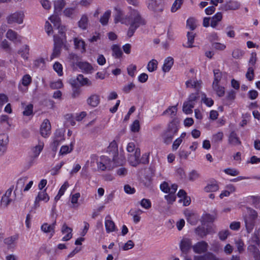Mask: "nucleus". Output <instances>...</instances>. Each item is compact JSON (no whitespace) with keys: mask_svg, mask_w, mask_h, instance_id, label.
<instances>
[{"mask_svg":"<svg viewBox=\"0 0 260 260\" xmlns=\"http://www.w3.org/2000/svg\"><path fill=\"white\" fill-rule=\"evenodd\" d=\"M174 64V59L172 57H168L164 62L162 70L164 72H168Z\"/></svg>","mask_w":260,"mask_h":260,"instance_id":"29","label":"nucleus"},{"mask_svg":"<svg viewBox=\"0 0 260 260\" xmlns=\"http://www.w3.org/2000/svg\"><path fill=\"white\" fill-rule=\"evenodd\" d=\"M222 19V14L221 12L216 13L211 18L210 26L212 28H215L218 24V23Z\"/></svg>","mask_w":260,"mask_h":260,"instance_id":"31","label":"nucleus"},{"mask_svg":"<svg viewBox=\"0 0 260 260\" xmlns=\"http://www.w3.org/2000/svg\"><path fill=\"white\" fill-rule=\"evenodd\" d=\"M24 110L23 111V115L26 116H29L33 115V105L29 104L27 105L23 106Z\"/></svg>","mask_w":260,"mask_h":260,"instance_id":"44","label":"nucleus"},{"mask_svg":"<svg viewBox=\"0 0 260 260\" xmlns=\"http://www.w3.org/2000/svg\"><path fill=\"white\" fill-rule=\"evenodd\" d=\"M224 137L223 133L222 132H218L213 135L212 141L214 143L221 142Z\"/></svg>","mask_w":260,"mask_h":260,"instance_id":"53","label":"nucleus"},{"mask_svg":"<svg viewBox=\"0 0 260 260\" xmlns=\"http://www.w3.org/2000/svg\"><path fill=\"white\" fill-rule=\"evenodd\" d=\"M24 18L23 12L17 11L8 15L7 17V21L8 24L16 23L20 24L23 23Z\"/></svg>","mask_w":260,"mask_h":260,"instance_id":"7","label":"nucleus"},{"mask_svg":"<svg viewBox=\"0 0 260 260\" xmlns=\"http://www.w3.org/2000/svg\"><path fill=\"white\" fill-rule=\"evenodd\" d=\"M18 239L17 236H13L8 237L4 240V243L9 246H11L15 244Z\"/></svg>","mask_w":260,"mask_h":260,"instance_id":"51","label":"nucleus"},{"mask_svg":"<svg viewBox=\"0 0 260 260\" xmlns=\"http://www.w3.org/2000/svg\"><path fill=\"white\" fill-rule=\"evenodd\" d=\"M56 221L51 224L44 223L41 227L42 232L49 235V238H51L55 234V229L56 227Z\"/></svg>","mask_w":260,"mask_h":260,"instance_id":"11","label":"nucleus"},{"mask_svg":"<svg viewBox=\"0 0 260 260\" xmlns=\"http://www.w3.org/2000/svg\"><path fill=\"white\" fill-rule=\"evenodd\" d=\"M112 56L116 58H120L122 56V52L120 47L117 45H113L112 47Z\"/></svg>","mask_w":260,"mask_h":260,"instance_id":"37","label":"nucleus"},{"mask_svg":"<svg viewBox=\"0 0 260 260\" xmlns=\"http://www.w3.org/2000/svg\"><path fill=\"white\" fill-rule=\"evenodd\" d=\"M49 19L53 24L54 27H57L58 30V36L57 35L54 36V41L55 43L57 42H59L60 40L61 41L66 40V37L65 35V27L60 25V19L57 15H52L51 16Z\"/></svg>","mask_w":260,"mask_h":260,"instance_id":"4","label":"nucleus"},{"mask_svg":"<svg viewBox=\"0 0 260 260\" xmlns=\"http://www.w3.org/2000/svg\"><path fill=\"white\" fill-rule=\"evenodd\" d=\"M250 246L256 247L259 244V238L258 237V232H255L252 235L250 240Z\"/></svg>","mask_w":260,"mask_h":260,"instance_id":"40","label":"nucleus"},{"mask_svg":"<svg viewBox=\"0 0 260 260\" xmlns=\"http://www.w3.org/2000/svg\"><path fill=\"white\" fill-rule=\"evenodd\" d=\"M62 140V135L61 134H55L54 137L53 138V141L52 143L53 148L56 149Z\"/></svg>","mask_w":260,"mask_h":260,"instance_id":"42","label":"nucleus"},{"mask_svg":"<svg viewBox=\"0 0 260 260\" xmlns=\"http://www.w3.org/2000/svg\"><path fill=\"white\" fill-rule=\"evenodd\" d=\"M73 6L72 7H67L63 11V14L64 16L69 18H73L75 15L76 9L77 7L78 4L76 2H73L72 3Z\"/></svg>","mask_w":260,"mask_h":260,"instance_id":"24","label":"nucleus"},{"mask_svg":"<svg viewBox=\"0 0 260 260\" xmlns=\"http://www.w3.org/2000/svg\"><path fill=\"white\" fill-rule=\"evenodd\" d=\"M91 159L93 162L96 161L98 168L101 171H110L114 168L112 160L107 156L102 155L98 158L96 155H92Z\"/></svg>","mask_w":260,"mask_h":260,"instance_id":"2","label":"nucleus"},{"mask_svg":"<svg viewBox=\"0 0 260 260\" xmlns=\"http://www.w3.org/2000/svg\"><path fill=\"white\" fill-rule=\"evenodd\" d=\"M221 77V72H220L219 70H214V80L212 85L219 84Z\"/></svg>","mask_w":260,"mask_h":260,"instance_id":"45","label":"nucleus"},{"mask_svg":"<svg viewBox=\"0 0 260 260\" xmlns=\"http://www.w3.org/2000/svg\"><path fill=\"white\" fill-rule=\"evenodd\" d=\"M6 37L14 42L21 41V37L18 36L16 32L11 29L7 31Z\"/></svg>","mask_w":260,"mask_h":260,"instance_id":"28","label":"nucleus"},{"mask_svg":"<svg viewBox=\"0 0 260 260\" xmlns=\"http://www.w3.org/2000/svg\"><path fill=\"white\" fill-rule=\"evenodd\" d=\"M32 79L30 76L28 74L24 75L21 80L22 85L27 87L31 82Z\"/></svg>","mask_w":260,"mask_h":260,"instance_id":"54","label":"nucleus"},{"mask_svg":"<svg viewBox=\"0 0 260 260\" xmlns=\"http://www.w3.org/2000/svg\"><path fill=\"white\" fill-rule=\"evenodd\" d=\"M75 140H72L69 145H63L61 146L58 152L59 156H63L71 153L74 148Z\"/></svg>","mask_w":260,"mask_h":260,"instance_id":"12","label":"nucleus"},{"mask_svg":"<svg viewBox=\"0 0 260 260\" xmlns=\"http://www.w3.org/2000/svg\"><path fill=\"white\" fill-rule=\"evenodd\" d=\"M12 193L11 189H8L3 196L1 201V206L2 207L6 208L11 202L12 199L10 198Z\"/></svg>","mask_w":260,"mask_h":260,"instance_id":"20","label":"nucleus"},{"mask_svg":"<svg viewBox=\"0 0 260 260\" xmlns=\"http://www.w3.org/2000/svg\"><path fill=\"white\" fill-rule=\"evenodd\" d=\"M146 5L148 9L156 16L160 15L165 8L163 0H147Z\"/></svg>","mask_w":260,"mask_h":260,"instance_id":"5","label":"nucleus"},{"mask_svg":"<svg viewBox=\"0 0 260 260\" xmlns=\"http://www.w3.org/2000/svg\"><path fill=\"white\" fill-rule=\"evenodd\" d=\"M183 3V0H175L171 7V11L173 13L176 12L181 8Z\"/></svg>","mask_w":260,"mask_h":260,"instance_id":"49","label":"nucleus"},{"mask_svg":"<svg viewBox=\"0 0 260 260\" xmlns=\"http://www.w3.org/2000/svg\"><path fill=\"white\" fill-rule=\"evenodd\" d=\"M257 61V54L255 52H252L250 54V57L248 61L249 67H253L255 65Z\"/></svg>","mask_w":260,"mask_h":260,"instance_id":"59","label":"nucleus"},{"mask_svg":"<svg viewBox=\"0 0 260 260\" xmlns=\"http://www.w3.org/2000/svg\"><path fill=\"white\" fill-rule=\"evenodd\" d=\"M244 54V51L240 49H235L232 53V56L236 59L242 57Z\"/></svg>","mask_w":260,"mask_h":260,"instance_id":"57","label":"nucleus"},{"mask_svg":"<svg viewBox=\"0 0 260 260\" xmlns=\"http://www.w3.org/2000/svg\"><path fill=\"white\" fill-rule=\"evenodd\" d=\"M208 248V244L205 241L199 242L192 246L195 253H201L205 252Z\"/></svg>","mask_w":260,"mask_h":260,"instance_id":"22","label":"nucleus"},{"mask_svg":"<svg viewBox=\"0 0 260 260\" xmlns=\"http://www.w3.org/2000/svg\"><path fill=\"white\" fill-rule=\"evenodd\" d=\"M128 10L127 15H125L120 7H115L114 22L126 25L129 24L127 35L129 37H131L139 27L146 24V21L141 17L138 10L133 9L131 7H128Z\"/></svg>","mask_w":260,"mask_h":260,"instance_id":"1","label":"nucleus"},{"mask_svg":"<svg viewBox=\"0 0 260 260\" xmlns=\"http://www.w3.org/2000/svg\"><path fill=\"white\" fill-rule=\"evenodd\" d=\"M8 143V136L5 134L0 135V156L6 152Z\"/></svg>","mask_w":260,"mask_h":260,"instance_id":"14","label":"nucleus"},{"mask_svg":"<svg viewBox=\"0 0 260 260\" xmlns=\"http://www.w3.org/2000/svg\"><path fill=\"white\" fill-rule=\"evenodd\" d=\"M44 147V143L41 140H38L37 144L32 146L30 149V155L33 159L37 158L42 151Z\"/></svg>","mask_w":260,"mask_h":260,"instance_id":"8","label":"nucleus"},{"mask_svg":"<svg viewBox=\"0 0 260 260\" xmlns=\"http://www.w3.org/2000/svg\"><path fill=\"white\" fill-rule=\"evenodd\" d=\"M51 125L49 120L45 119L40 127V135L44 138H48L51 134Z\"/></svg>","mask_w":260,"mask_h":260,"instance_id":"9","label":"nucleus"},{"mask_svg":"<svg viewBox=\"0 0 260 260\" xmlns=\"http://www.w3.org/2000/svg\"><path fill=\"white\" fill-rule=\"evenodd\" d=\"M88 20L87 16L83 15L78 22V26L82 29H86L88 25Z\"/></svg>","mask_w":260,"mask_h":260,"instance_id":"38","label":"nucleus"},{"mask_svg":"<svg viewBox=\"0 0 260 260\" xmlns=\"http://www.w3.org/2000/svg\"><path fill=\"white\" fill-rule=\"evenodd\" d=\"M185 84L187 87L194 88L197 91H199L201 87L202 82L201 81L192 79L186 81Z\"/></svg>","mask_w":260,"mask_h":260,"instance_id":"25","label":"nucleus"},{"mask_svg":"<svg viewBox=\"0 0 260 260\" xmlns=\"http://www.w3.org/2000/svg\"><path fill=\"white\" fill-rule=\"evenodd\" d=\"M202 100L208 107H211L213 105L214 102L213 100L211 98H207L206 94L204 93L202 94Z\"/></svg>","mask_w":260,"mask_h":260,"instance_id":"63","label":"nucleus"},{"mask_svg":"<svg viewBox=\"0 0 260 260\" xmlns=\"http://www.w3.org/2000/svg\"><path fill=\"white\" fill-rule=\"evenodd\" d=\"M186 26L191 30H194L197 26L196 20L192 18L188 19L186 22Z\"/></svg>","mask_w":260,"mask_h":260,"instance_id":"55","label":"nucleus"},{"mask_svg":"<svg viewBox=\"0 0 260 260\" xmlns=\"http://www.w3.org/2000/svg\"><path fill=\"white\" fill-rule=\"evenodd\" d=\"M107 152L111 153L112 156L117 154L118 153V144L115 140L112 141L107 148Z\"/></svg>","mask_w":260,"mask_h":260,"instance_id":"34","label":"nucleus"},{"mask_svg":"<svg viewBox=\"0 0 260 260\" xmlns=\"http://www.w3.org/2000/svg\"><path fill=\"white\" fill-rule=\"evenodd\" d=\"M184 215L188 222L192 225L196 224L198 221V216L192 211L186 210Z\"/></svg>","mask_w":260,"mask_h":260,"instance_id":"21","label":"nucleus"},{"mask_svg":"<svg viewBox=\"0 0 260 260\" xmlns=\"http://www.w3.org/2000/svg\"><path fill=\"white\" fill-rule=\"evenodd\" d=\"M72 231V228L69 227L67 224L64 223L61 229L62 234L64 235L62 238V241H67L70 240L73 236Z\"/></svg>","mask_w":260,"mask_h":260,"instance_id":"16","label":"nucleus"},{"mask_svg":"<svg viewBox=\"0 0 260 260\" xmlns=\"http://www.w3.org/2000/svg\"><path fill=\"white\" fill-rule=\"evenodd\" d=\"M143 212L141 210H138L131 213L133 216V221L135 223H138L141 220L140 214Z\"/></svg>","mask_w":260,"mask_h":260,"instance_id":"52","label":"nucleus"},{"mask_svg":"<svg viewBox=\"0 0 260 260\" xmlns=\"http://www.w3.org/2000/svg\"><path fill=\"white\" fill-rule=\"evenodd\" d=\"M53 69L59 76L62 75V66L59 62H55L54 63L53 65Z\"/></svg>","mask_w":260,"mask_h":260,"instance_id":"60","label":"nucleus"},{"mask_svg":"<svg viewBox=\"0 0 260 260\" xmlns=\"http://www.w3.org/2000/svg\"><path fill=\"white\" fill-rule=\"evenodd\" d=\"M198 98L199 93L198 92L196 93H192L190 94L188 96L187 102L191 103L194 105Z\"/></svg>","mask_w":260,"mask_h":260,"instance_id":"61","label":"nucleus"},{"mask_svg":"<svg viewBox=\"0 0 260 260\" xmlns=\"http://www.w3.org/2000/svg\"><path fill=\"white\" fill-rule=\"evenodd\" d=\"M76 80L79 83L81 86H90L91 81L86 77H84L82 74L78 75L76 77Z\"/></svg>","mask_w":260,"mask_h":260,"instance_id":"33","label":"nucleus"},{"mask_svg":"<svg viewBox=\"0 0 260 260\" xmlns=\"http://www.w3.org/2000/svg\"><path fill=\"white\" fill-rule=\"evenodd\" d=\"M190 152L184 149H180L178 152V156L181 159H187Z\"/></svg>","mask_w":260,"mask_h":260,"instance_id":"64","label":"nucleus"},{"mask_svg":"<svg viewBox=\"0 0 260 260\" xmlns=\"http://www.w3.org/2000/svg\"><path fill=\"white\" fill-rule=\"evenodd\" d=\"M75 48L83 53L86 52V45L84 41L80 38L75 37L73 39Z\"/></svg>","mask_w":260,"mask_h":260,"instance_id":"18","label":"nucleus"},{"mask_svg":"<svg viewBox=\"0 0 260 260\" xmlns=\"http://www.w3.org/2000/svg\"><path fill=\"white\" fill-rule=\"evenodd\" d=\"M50 200V197L46 192V189L40 191L37 197L35 198L34 202V207L35 208L40 207V202L47 203Z\"/></svg>","mask_w":260,"mask_h":260,"instance_id":"10","label":"nucleus"},{"mask_svg":"<svg viewBox=\"0 0 260 260\" xmlns=\"http://www.w3.org/2000/svg\"><path fill=\"white\" fill-rule=\"evenodd\" d=\"M200 177L199 173L196 171H191L188 174V179L190 181H193Z\"/></svg>","mask_w":260,"mask_h":260,"instance_id":"62","label":"nucleus"},{"mask_svg":"<svg viewBox=\"0 0 260 260\" xmlns=\"http://www.w3.org/2000/svg\"><path fill=\"white\" fill-rule=\"evenodd\" d=\"M100 102V96L96 94H91L87 99V103L88 105L95 107L99 105Z\"/></svg>","mask_w":260,"mask_h":260,"instance_id":"26","label":"nucleus"},{"mask_svg":"<svg viewBox=\"0 0 260 260\" xmlns=\"http://www.w3.org/2000/svg\"><path fill=\"white\" fill-rule=\"evenodd\" d=\"M194 106L192 104L186 101L184 103L183 106V112L186 114L191 113L192 112V109L194 107Z\"/></svg>","mask_w":260,"mask_h":260,"instance_id":"46","label":"nucleus"},{"mask_svg":"<svg viewBox=\"0 0 260 260\" xmlns=\"http://www.w3.org/2000/svg\"><path fill=\"white\" fill-rule=\"evenodd\" d=\"M136 70L137 66L133 64L129 65L127 68L128 75L132 77L135 76Z\"/></svg>","mask_w":260,"mask_h":260,"instance_id":"56","label":"nucleus"},{"mask_svg":"<svg viewBox=\"0 0 260 260\" xmlns=\"http://www.w3.org/2000/svg\"><path fill=\"white\" fill-rule=\"evenodd\" d=\"M213 90L216 92V94L219 97H222L224 95L225 88L220 84L212 85Z\"/></svg>","mask_w":260,"mask_h":260,"instance_id":"36","label":"nucleus"},{"mask_svg":"<svg viewBox=\"0 0 260 260\" xmlns=\"http://www.w3.org/2000/svg\"><path fill=\"white\" fill-rule=\"evenodd\" d=\"M219 189L218 185L215 183H210L206 185L204 188V190L206 192H215Z\"/></svg>","mask_w":260,"mask_h":260,"instance_id":"35","label":"nucleus"},{"mask_svg":"<svg viewBox=\"0 0 260 260\" xmlns=\"http://www.w3.org/2000/svg\"><path fill=\"white\" fill-rule=\"evenodd\" d=\"M187 42L186 47L187 48H192L194 47L193 44L195 38V34L193 32H188L187 34Z\"/></svg>","mask_w":260,"mask_h":260,"instance_id":"41","label":"nucleus"},{"mask_svg":"<svg viewBox=\"0 0 260 260\" xmlns=\"http://www.w3.org/2000/svg\"><path fill=\"white\" fill-rule=\"evenodd\" d=\"M158 62L155 59H152L148 63L147 69L150 72H152L155 71L157 68Z\"/></svg>","mask_w":260,"mask_h":260,"instance_id":"47","label":"nucleus"},{"mask_svg":"<svg viewBox=\"0 0 260 260\" xmlns=\"http://www.w3.org/2000/svg\"><path fill=\"white\" fill-rule=\"evenodd\" d=\"M254 68L253 67H249L246 74V77L249 81H252L254 79Z\"/></svg>","mask_w":260,"mask_h":260,"instance_id":"58","label":"nucleus"},{"mask_svg":"<svg viewBox=\"0 0 260 260\" xmlns=\"http://www.w3.org/2000/svg\"><path fill=\"white\" fill-rule=\"evenodd\" d=\"M18 53L25 60H27L29 55V47L28 45L23 46L18 51Z\"/></svg>","mask_w":260,"mask_h":260,"instance_id":"30","label":"nucleus"},{"mask_svg":"<svg viewBox=\"0 0 260 260\" xmlns=\"http://www.w3.org/2000/svg\"><path fill=\"white\" fill-rule=\"evenodd\" d=\"M176 133L175 129L169 128L163 134V141L166 144H169L172 141L173 138Z\"/></svg>","mask_w":260,"mask_h":260,"instance_id":"19","label":"nucleus"},{"mask_svg":"<svg viewBox=\"0 0 260 260\" xmlns=\"http://www.w3.org/2000/svg\"><path fill=\"white\" fill-rule=\"evenodd\" d=\"M111 11L108 10L105 12L100 19V22L102 25H105L108 23L109 19L111 15Z\"/></svg>","mask_w":260,"mask_h":260,"instance_id":"50","label":"nucleus"},{"mask_svg":"<svg viewBox=\"0 0 260 260\" xmlns=\"http://www.w3.org/2000/svg\"><path fill=\"white\" fill-rule=\"evenodd\" d=\"M126 150L128 152L132 153L128 158L129 164L134 167L137 166L139 163V158L141 155L140 149L139 148H136L134 143L129 142L127 145Z\"/></svg>","mask_w":260,"mask_h":260,"instance_id":"3","label":"nucleus"},{"mask_svg":"<svg viewBox=\"0 0 260 260\" xmlns=\"http://www.w3.org/2000/svg\"><path fill=\"white\" fill-rule=\"evenodd\" d=\"M194 260H219L213 254L207 253L204 256H195Z\"/></svg>","mask_w":260,"mask_h":260,"instance_id":"39","label":"nucleus"},{"mask_svg":"<svg viewBox=\"0 0 260 260\" xmlns=\"http://www.w3.org/2000/svg\"><path fill=\"white\" fill-rule=\"evenodd\" d=\"M129 129L131 132L133 133H138L140 129V121L138 120H135L130 125Z\"/></svg>","mask_w":260,"mask_h":260,"instance_id":"43","label":"nucleus"},{"mask_svg":"<svg viewBox=\"0 0 260 260\" xmlns=\"http://www.w3.org/2000/svg\"><path fill=\"white\" fill-rule=\"evenodd\" d=\"M64 41V40H63L62 41H61L60 40L59 42H57L56 43H55V46L54 48L53 51V52L51 55V57H50L51 60H52L53 59L57 57V56H58L59 54H60V48L56 46V44L62 43ZM54 43H55V42H54Z\"/></svg>","mask_w":260,"mask_h":260,"instance_id":"48","label":"nucleus"},{"mask_svg":"<svg viewBox=\"0 0 260 260\" xmlns=\"http://www.w3.org/2000/svg\"><path fill=\"white\" fill-rule=\"evenodd\" d=\"M77 66L83 73L85 74L91 73L93 70L91 64L87 61H79L77 63Z\"/></svg>","mask_w":260,"mask_h":260,"instance_id":"17","label":"nucleus"},{"mask_svg":"<svg viewBox=\"0 0 260 260\" xmlns=\"http://www.w3.org/2000/svg\"><path fill=\"white\" fill-rule=\"evenodd\" d=\"M228 143L230 145L235 146L241 144V141L235 132H232L230 134L228 137Z\"/></svg>","mask_w":260,"mask_h":260,"instance_id":"23","label":"nucleus"},{"mask_svg":"<svg viewBox=\"0 0 260 260\" xmlns=\"http://www.w3.org/2000/svg\"><path fill=\"white\" fill-rule=\"evenodd\" d=\"M113 164L114 165V168L123 165L125 162L124 156L122 155H119L118 153L113 156Z\"/></svg>","mask_w":260,"mask_h":260,"instance_id":"27","label":"nucleus"},{"mask_svg":"<svg viewBox=\"0 0 260 260\" xmlns=\"http://www.w3.org/2000/svg\"><path fill=\"white\" fill-rule=\"evenodd\" d=\"M191 240L187 238H183L180 243V248L182 252L186 254L191 247Z\"/></svg>","mask_w":260,"mask_h":260,"instance_id":"15","label":"nucleus"},{"mask_svg":"<svg viewBox=\"0 0 260 260\" xmlns=\"http://www.w3.org/2000/svg\"><path fill=\"white\" fill-rule=\"evenodd\" d=\"M105 226L107 233L114 232L118 230L115 223L110 215H107L105 217Z\"/></svg>","mask_w":260,"mask_h":260,"instance_id":"13","label":"nucleus"},{"mask_svg":"<svg viewBox=\"0 0 260 260\" xmlns=\"http://www.w3.org/2000/svg\"><path fill=\"white\" fill-rule=\"evenodd\" d=\"M54 13L57 14L60 13L66 5L64 0H55L53 2Z\"/></svg>","mask_w":260,"mask_h":260,"instance_id":"32","label":"nucleus"},{"mask_svg":"<svg viewBox=\"0 0 260 260\" xmlns=\"http://www.w3.org/2000/svg\"><path fill=\"white\" fill-rule=\"evenodd\" d=\"M257 217V212L253 209H247V214L244 216L245 225L248 233H250L254 226L255 220Z\"/></svg>","mask_w":260,"mask_h":260,"instance_id":"6","label":"nucleus"}]
</instances>
